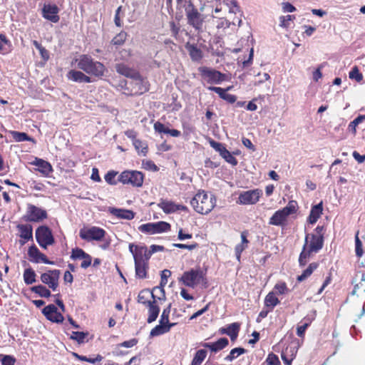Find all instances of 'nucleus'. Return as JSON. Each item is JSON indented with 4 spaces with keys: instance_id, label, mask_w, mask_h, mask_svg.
Returning <instances> with one entry per match:
<instances>
[{
    "instance_id": "obj_13",
    "label": "nucleus",
    "mask_w": 365,
    "mask_h": 365,
    "mask_svg": "<svg viewBox=\"0 0 365 365\" xmlns=\"http://www.w3.org/2000/svg\"><path fill=\"white\" fill-rule=\"evenodd\" d=\"M262 195V190L259 189L243 191L240 194L237 202L240 205H255Z\"/></svg>"
},
{
    "instance_id": "obj_16",
    "label": "nucleus",
    "mask_w": 365,
    "mask_h": 365,
    "mask_svg": "<svg viewBox=\"0 0 365 365\" xmlns=\"http://www.w3.org/2000/svg\"><path fill=\"white\" fill-rule=\"evenodd\" d=\"M158 205L166 214L174 213L178 211H188L187 207L166 200H161Z\"/></svg>"
},
{
    "instance_id": "obj_41",
    "label": "nucleus",
    "mask_w": 365,
    "mask_h": 365,
    "mask_svg": "<svg viewBox=\"0 0 365 365\" xmlns=\"http://www.w3.org/2000/svg\"><path fill=\"white\" fill-rule=\"evenodd\" d=\"M33 45L35 46V48L37 50H38L41 58L44 61H47L49 59V56H50L48 51H47L44 47H43L41 46V44L40 43H38L36 40L33 41Z\"/></svg>"
},
{
    "instance_id": "obj_37",
    "label": "nucleus",
    "mask_w": 365,
    "mask_h": 365,
    "mask_svg": "<svg viewBox=\"0 0 365 365\" xmlns=\"http://www.w3.org/2000/svg\"><path fill=\"white\" fill-rule=\"evenodd\" d=\"M9 133L11 135L16 142L32 141L33 139L29 136L26 133L18 132L15 130H9Z\"/></svg>"
},
{
    "instance_id": "obj_60",
    "label": "nucleus",
    "mask_w": 365,
    "mask_h": 365,
    "mask_svg": "<svg viewBox=\"0 0 365 365\" xmlns=\"http://www.w3.org/2000/svg\"><path fill=\"white\" fill-rule=\"evenodd\" d=\"M230 87H228L227 89H224L220 87H215V86L208 87V90L215 92L223 100L225 99V96L227 94L226 93V91L230 90Z\"/></svg>"
},
{
    "instance_id": "obj_47",
    "label": "nucleus",
    "mask_w": 365,
    "mask_h": 365,
    "mask_svg": "<svg viewBox=\"0 0 365 365\" xmlns=\"http://www.w3.org/2000/svg\"><path fill=\"white\" fill-rule=\"evenodd\" d=\"M311 255L312 253H310L309 251L302 247V250L299 257V264L301 267L304 266L307 264V260L311 256Z\"/></svg>"
},
{
    "instance_id": "obj_62",
    "label": "nucleus",
    "mask_w": 365,
    "mask_h": 365,
    "mask_svg": "<svg viewBox=\"0 0 365 365\" xmlns=\"http://www.w3.org/2000/svg\"><path fill=\"white\" fill-rule=\"evenodd\" d=\"M122 8H123V6H120L116 9L115 14L114 23H115V26H118V27H121L122 26V23H121L120 18H121V16H124V14H123L121 15Z\"/></svg>"
},
{
    "instance_id": "obj_25",
    "label": "nucleus",
    "mask_w": 365,
    "mask_h": 365,
    "mask_svg": "<svg viewBox=\"0 0 365 365\" xmlns=\"http://www.w3.org/2000/svg\"><path fill=\"white\" fill-rule=\"evenodd\" d=\"M229 344V341L227 338H220L217 341L213 343H202V346L205 348L209 349L212 352H217L224 348H225Z\"/></svg>"
},
{
    "instance_id": "obj_18",
    "label": "nucleus",
    "mask_w": 365,
    "mask_h": 365,
    "mask_svg": "<svg viewBox=\"0 0 365 365\" xmlns=\"http://www.w3.org/2000/svg\"><path fill=\"white\" fill-rule=\"evenodd\" d=\"M19 232V244L21 245H25L28 241L33 240V227L29 224H19L16 226Z\"/></svg>"
},
{
    "instance_id": "obj_28",
    "label": "nucleus",
    "mask_w": 365,
    "mask_h": 365,
    "mask_svg": "<svg viewBox=\"0 0 365 365\" xmlns=\"http://www.w3.org/2000/svg\"><path fill=\"white\" fill-rule=\"evenodd\" d=\"M148 317L147 319L148 323H152L156 320L160 312V308L156 304L155 300L148 303Z\"/></svg>"
},
{
    "instance_id": "obj_22",
    "label": "nucleus",
    "mask_w": 365,
    "mask_h": 365,
    "mask_svg": "<svg viewBox=\"0 0 365 365\" xmlns=\"http://www.w3.org/2000/svg\"><path fill=\"white\" fill-rule=\"evenodd\" d=\"M129 251L133 255L134 263L144 262L143 258L145 255V246L135 245L130 243L129 245Z\"/></svg>"
},
{
    "instance_id": "obj_30",
    "label": "nucleus",
    "mask_w": 365,
    "mask_h": 365,
    "mask_svg": "<svg viewBox=\"0 0 365 365\" xmlns=\"http://www.w3.org/2000/svg\"><path fill=\"white\" fill-rule=\"evenodd\" d=\"M185 47L192 61H199L202 59V52L196 45L187 43Z\"/></svg>"
},
{
    "instance_id": "obj_33",
    "label": "nucleus",
    "mask_w": 365,
    "mask_h": 365,
    "mask_svg": "<svg viewBox=\"0 0 365 365\" xmlns=\"http://www.w3.org/2000/svg\"><path fill=\"white\" fill-rule=\"evenodd\" d=\"M171 275V272L168 269H164L161 272V280L160 287H156L153 289V291L160 290V292L162 293V296L165 297V290L164 287L168 283V278Z\"/></svg>"
},
{
    "instance_id": "obj_34",
    "label": "nucleus",
    "mask_w": 365,
    "mask_h": 365,
    "mask_svg": "<svg viewBox=\"0 0 365 365\" xmlns=\"http://www.w3.org/2000/svg\"><path fill=\"white\" fill-rule=\"evenodd\" d=\"M150 297H151L153 300H155V297L153 292H150L148 289L142 290L138 294V302L148 306V303L152 302V301L148 300Z\"/></svg>"
},
{
    "instance_id": "obj_52",
    "label": "nucleus",
    "mask_w": 365,
    "mask_h": 365,
    "mask_svg": "<svg viewBox=\"0 0 365 365\" xmlns=\"http://www.w3.org/2000/svg\"><path fill=\"white\" fill-rule=\"evenodd\" d=\"M86 254V252L83 250L76 247L72 250L71 258L73 260L83 259L85 257Z\"/></svg>"
},
{
    "instance_id": "obj_40",
    "label": "nucleus",
    "mask_w": 365,
    "mask_h": 365,
    "mask_svg": "<svg viewBox=\"0 0 365 365\" xmlns=\"http://www.w3.org/2000/svg\"><path fill=\"white\" fill-rule=\"evenodd\" d=\"M207 356V351L200 349L195 353L194 358L191 362V365H200Z\"/></svg>"
},
{
    "instance_id": "obj_15",
    "label": "nucleus",
    "mask_w": 365,
    "mask_h": 365,
    "mask_svg": "<svg viewBox=\"0 0 365 365\" xmlns=\"http://www.w3.org/2000/svg\"><path fill=\"white\" fill-rule=\"evenodd\" d=\"M58 12L59 9L56 4H45L42 9L43 17L53 23H57L59 21Z\"/></svg>"
},
{
    "instance_id": "obj_3",
    "label": "nucleus",
    "mask_w": 365,
    "mask_h": 365,
    "mask_svg": "<svg viewBox=\"0 0 365 365\" xmlns=\"http://www.w3.org/2000/svg\"><path fill=\"white\" fill-rule=\"evenodd\" d=\"M180 280L185 286L193 289L199 284H202L204 287H207V280L205 277V272L200 267L197 269H191L185 272Z\"/></svg>"
},
{
    "instance_id": "obj_6",
    "label": "nucleus",
    "mask_w": 365,
    "mask_h": 365,
    "mask_svg": "<svg viewBox=\"0 0 365 365\" xmlns=\"http://www.w3.org/2000/svg\"><path fill=\"white\" fill-rule=\"evenodd\" d=\"M198 71L203 80L210 84H220L225 81V75L221 72L206 66H202Z\"/></svg>"
},
{
    "instance_id": "obj_36",
    "label": "nucleus",
    "mask_w": 365,
    "mask_h": 365,
    "mask_svg": "<svg viewBox=\"0 0 365 365\" xmlns=\"http://www.w3.org/2000/svg\"><path fill=\"white\" fill-rule=\"evenodd\" d=\"M31 290L41 297L48 298L51 295L50 290L41 284L31 287Z\"/></svg>"
},
{
    "instance_id": "obj_44",
    "label": "nucleus",
    "mask_w": 365,
    "mask_h": 365,
    "mask_svg": "<svg viewBox=\"0 0 365 365\" xmlns=\"http://www.w3.org/2000/svg\"><path fill=\"white\" fill-rule=\"evenodd\" d=\"M298 208V204L295 200H290L287 205L282 208V210L285 212V213L289 216L290 215L294 214L297 212Z\"/></svg>"
},
{
    "instance_id": "obj_51",
    "label": "nucleus",
    "mask_w": 365,
    "mask_h": 365,
    "mask_svg": "<svg viewBox=\"0 0 365 365\" xmlns=\"http://www.w3.org/2000/svg\"><path fill=\"white\" fill-rule=\"evenodd\" d=\"M209 143L210 146L220 153V156L224 153V151L227 150V148L221 143L215 141L214 140H210Z\"/></svg>"
},
{
    "instance_id": "obj_8",
    "label": "nucleus",
    "mask_w": 365,
    "mask_h": 365,
    "mask_svg": "<svg viewBox=\"0 0 365 365\" xmlns=\"http://www.w3.org/2000/svg\"><path fill=\"white\" fill-rule=\"evenodd\" d=\"M47 217L48 214L46 210L36 207V205L29 204L26 215L23 218L26 222H40Z\"/></svg>"
},
{
    "instance_id": "obj_11",
    "label": "nucleus",
    "mask_w": 365,
    "mask_h": 365,
    "mask_svg": "<svg viewBox=\"0 0 365 365\" xmlns=\"http://www.w3.org/2000/svg\"><path fill=\"white\" fill-rule=\"evenodd\" d=\"M138 230L143 233L153 235L168 232L170 230V225L164 221L149 222L139 226Z\"/></svg>"
},
{
    "instance_id": "obj_49",
    "label": "nucleus",
    "mask_w": 365,
    "mask_h": 365,
    "mask_svg": "<svg viewBox=\"0 0 365 365\" xmlns=\"http://www.w3.org/2000/svg\"><path fill=\"white\" fill-rule=\"evenodd\" d=\"M126 37L127 34L121 31L112 39V43L116 46L122 45L125 42Z\"/></svg>"
},
{
    "instance_id": "obj_2",
    "label": "nucleus",
    "mask_w": 365,
    "mask_h": 365,
    "mask_svg": "<svg viewBox=\"0 0 365 365\" xmlns=\"http://www.w3.org/2000/svg\"><path fill=\"white\" fill-rule=\"evenodd\" d=\"M190 204L197 212L207 215L215 207L216 199L213 195H208L204 190H200L192 197Z\"/></svg>"
},
{
    "instance_id": "obj_48",
    "label": "nucleus",
    "mask_w": 365,
    "mask_h": 365,
    "mask_svg": "<svg viewBox=\"0 0 365 365\" xmlns=\"http://www.w3.org/2000/svg\"><path fill=\"white\" fill-rule=\"evenodd\" d=\"M154 130L155 132L159 133L169 134L170 133L171 129L165 126L162 123L157 121L154 123L153 125Z\"/></svg>"
},
{
    "instance_id": "obj_23",
    "label": "nucleus",
    "mask_w": 365,
    "mask_h": 365,
    "mask_svg": "<svg viewBox=\"0 0 365 365\" xmlns=\"http://www.w3.org/2000/svg\"><path fill=\"white\" fill-rule=\"evenodd\" d=\"M288 217L282 209L279 210L270 217L269 224L275 226H284Z\"/></svg>"
},
{
    "instance_id": "obj_29",
    "label": "nucleus",
    "mask_w": 365,
    "mask_h": 365,
    "mask_svg": "<svg viewBox=\"0 0 365 365\" xmlns=\"http://www.w3.org/2000/svg\"><path fill=\"white\" fill-rule=\"evenodd\" d=\"M175 324H160L157 326H155L150 333V336L151 337L157 336L162 335L163 334H165L168 332L170 329L174 327Z\"/></svg>"
},
{
    "instance_id": "obj_12",
    "label": "nucleus",
    "mask_w": 365,
    "mask_h": 365,
    "mask_svg": "<svg viewBox=\"0 0 365 365\" xmlns=\"http://www.w3.org/2000/svg\"><path fill=\"white\" fill-rule=\"evenodd\" d=\"M60 275L61 271L59 269H49L41 274V281L43 284H47L50 289L55 292L58 287Z\"/></svg>"
},
{
    "instance_id": "obj_38",
    "label": "nucleus",
    "mask_w": 365,
    "mask_h": 365,
    "mask_svg": "<svg viewBox=\"0 0 365 365\" xmlns=\"http://www.w3.org/2000/svg\"><path fill=\"white\" fill-rule=\"evenodd\" d=\"M246 351L247 350L242 347L234 348L230 351V354L225 358V360L227 361H232L240 355L245 354Z\"/></svg>"
},
{
    "instance_id": "obj_43",
    "label": "nucleus",
    "mask_w": 365,
    "mask_h": 365,
    "mask_svg": "<svg viewBox=\"0 0 365 365\" xmlns=\"http://www.w3.org/2000/svg\"><path fill=\"white\" fill-rule=\"evenodd\" d=\"M73 355L76 358H77L80 361H88L89 363L94 364L96 363L101 362L103 359V357L99 354L97 355L96 357H95V358L87 357L86 356H81L76 353H73Z\"/></svg>"
},
{
    "instance_id": "obj_59",
    "label": "nucleus",
    "mask_w": 365,
    "mask_h": 365,
    "mask_svg": "<svg viewBox=\"0 0 365 365\" xmlns=\"http://www.w3.org/2000/svg\"><path fill=\"white\" fill-rule=\"evenodd\" d=\"M355 252L358 257H361L364 254L362 242L359 238L358 233L355 236Z\"/></svg>"
},
{
    "instance_id": "obj_45",
    "label": "nucleus",
    "mask_w": 365,
    "mask_h": 365,
    "mask_svg": "<svg viewBox=\"0 0 365 365\" xmlns=\"http://www.w3.org/2000/svg\"><path fill=\"white\" fill-rule=\"evenodd\" d=\"M117 175L118 172H115L114 170H110L105 175L104 179L106 182L109 185H115L117 184L118 181V180H115V177Z\"/></svg>"
},
{
    "instance_id": "obj_31",
    "label": "nucleus",
    "mask_w": 365,
    "mask_h": 365,
    "mask_svg": "<svg viewBox=\"0 0 365 365\" xmlns=\"http://www.w3.org/2000/svg\"><path fill=\"white\" fill-rule=\"evenodd\" d=\"M148 268L149 265L145 262L135 263V277L138 279L147 278V272Z\"/></svg>"
},
{
    "instance_id": "obj_27",
    "label": "nucleus",
    "mask_w": 365,
    "mask_h": 365,
    "mask_svg": "<svg viewBox=\"0 0 365 365\" xmlns=\"http://www.w3.org/2000/svg\"><path fill=\"white\" fill-rule=\"evenodd\" d=\"M322 202L314 205L312 207L309 215L308 217V222L310 224L316 223L318 219L320 217L321 215L322 214Z\"/></svg>"
},
{
    "instance_id": "obj_58",
    "label": "nucleus",
    "mask_w": 365,
    "mask_h": 365,
    "mask_svg": "<svg viewBox=\"0 0 365 365\" xmlns=\"http://www.w3.org/2000/svg\"><path fill=\"white\" fill-rule=\"evenodd\" d=\"M1 365H14L16 359L11 355H0Z\"/></svg>"
},
{
    "instance_id": "obj_10",
    "label": "nucleus",
    "mask_w": 365,
    "mask_h": 365,
    "mask_svg": "<svg viewBox=\"0 0 365 365\" xmlns=\"http://www.w3.org/2000/svg\"><path fill=\"white\" fill-rule=\"evenodd\" d=\"M106 231L98 227H83L80 230L79 236L87 242L92 240L101 241L105 237Z\"/></svg>"
},
{
    "instance_id": "obj_4",
    "label": "nucleus",
    "mask_w": 365,
    "mask_h": 365,
    "mask_svg": "<svg viewBox=\"0 0 365 365\" xmlns=\"http://www.w3.org/2000/svg\"><path fill=\"white\" fill-rule=\"evenodd\" d=\"M187 24L195 31L200 32L203 29L205 17L201 14L194 4L190 1L185 9Z\"/></svg>"
},
{
    "instance_id": "obj_14",
    "label": "nucleus",
    "mask_w": 365,
    "mask_h": 365,
    "mask_svg": "<svg viewBox=\"0 0 365 365\" xmlns=\"http://www.w3.org/2000/svg\"><path fill=\"white\" fill-rule=\"evenodd\" d=\"M42 313L51 322L56 323H62L63 322V316L58 312L57 307L54 304H48L46 306Z\"/></svg>"
},
{
    "instance_id": "obj_61",
    "label": "nucleus",
    "mask_w": 365,
    "mask_h": 365,
    "mask_svg": "<svg viewBox=\"0 0 365 365\" xmlns=\"http://www.w3.org/2000/svg\"><path fill=\"white\" fill-rule=\"evenodd\" d=\"M265 362L267 365H279L280 364L278 356L273 353L268 354Z\"/></svg>"
},
{
    "instance_id": "obj_19",
    "label": "nucleus",
    "mask_w": 365,
    "mask_h": 365,
    "mask_svg": "<svg viewBox=\"0 0 365 365\" xmlns=\"http://www.w3.org/2000/svg\"><path fill=\"white\" fill-rule=\"evenodd\" d=\"M66 77L69 81H71L73 82L76 83H92L93 81L92 80L91 77L86 75V73L82 72L81 70H75L72 69L70 70L67 74Z\"/></svg>"
},
{
    "instance_id": "obj_53",
    "label": "nucleus",
    "mask_w": 365,
    "mask_h": 365,
    "mask_svg": "<svg viewBox=\"0 0 365 365\" xmlns=\"http://www.w3.org/2000/svg\"><path fill=\"white\" fill-rule=\"evenodd\" d=\"M275 292L274 294H285L289 292V289L287 287L285 282H279L275 284L274 287Z\"/></svg>"
},
{
    "instance_id": "obj_46",
    "label": "nucleus",
    "mask_w": 365,
    "mask_h": 365,
    "mask_svg": "<svg viewBox=\"0 0 365 365\" xmlns=\"http://www.w3.org/2000/svg\"><path fill=\"white\" fill-rule=\"evenodd\" d=\"M170 307H171V304H169L167 308L163 309V313L160 316V321H159L160 324H171L169 322Z\"/></svg>"
},
{
    "instance_id": "obj_7",
    "label": "nucleus",
    "mask_w": 365,
    "mask_h": 365,
    "mask_svg": "<svg viewBox=\"0 0 365 365\" xmlns=\"http://www.w3.org/2000/svg\"><path fill=\"white\" fill-rule=\"evenodd\" d=\"M118 181L123 184L140 187L143 182V175L141 172L136 170H125L119 175Z\"/></svg>"
},
{
    "instance_id": "obj_24",
    "label": "nucleus",
    "mask_w": 365,
    "mask_h": 365,
    "mask_svg": "<svg viewBox=\"0 0 365 365\" xmlns=\"http://www.w3.org/2000/svg\"><path fill=\"white\" fill-rule=\"evenodd\" d=\"M134 88L130 91L133 94L140 95L148 91L147 81L144 79L139 73V79L133 78Z\"/></svg>"
},
{
    "instance_id": "obj_64",
    "label": "nucleus",
    "mask_w": 365,
    "mask_h": 365,
    "mask_svg": "<svg viewBox=\"0 0 365 365\" xmlns=\"http://www.w3.org/2000/svg\"><path fill=\"white\" fill-rule=\"evenodd\" d=\"M83 262L81 264V267L83 269H87L88 267L91 265L92 263V257L88 253L86 254L85 257L83 259Z\"/></svg>"
},
{
    "instance_id": "obj_35",
    "label": "nucleus",
    "mask_w": 365,
    "mask_h": 365,
    "mask_svg": "<svg viewBox=\"0 0 365 365\" xmlns=\"http://www.w3.org/2000/svg\"><path fill=\"white\" fill-rule=\"evenodd\" d=\"M318 266L319 264L317 262H312L309 264V267L303 271L302 274L297 277V280L299 282L305 280L313 273Z\"/></svg>"
},
{
    "instance_id": "obj_42",
    "label": "nucleus",
    "mask_w": 365,
    "mask_h": 365,
    "mask_svg": "<svg viewBox=\"0 0 365 365\" xmlns=\"http://www.w3.org/2000/svg\"><path fill=\"white\" fill-rule=\"evenodd\" d=\"M304 323L302 325H299L297 328V334L299 337L304 336L307 329L309 327L312 322V319L305 317L304 319Z\"/></svg>"
},
{
    "instance_id": "obj_63",
    "label": "nucleus",
    "mask_w": 365,
    "mask_h": 365,
    "mask_svg": "<svg viewBox=\"0 0 365 365\" xmlns=\"http://www.w3.org/2000/svg\"><path fill=\"white\" fill-rule=\"evenodd\" d=\"M294 19V16L292 15H287L285 16H281L280 19V26L282 27L287 28L289 26V22L292 21Z\"/></svg>"
},
{
    "instance_id": "obj_20",
    "label": "nucleus",
    "mask_w": 365,
    "mask_h": 365,
    "mask_svg": "<svg viewBox=\"0 0 365 365\" xmlns=\"http://www.w3.org/2000/svg\"><path fill=\"white\" fill-rule=\"evenodd\" d=\"M31 164L35 165L36 167V170L41 173L43 176H48L53 171L51 165L43 159L36 158Z\"/></svg>"
},
{
    "instance_id": "obj_5",
    "label": "nucleus",
    "mask_w": 365,
    "mask_h": 365,
    "mask_svg": "<svg viewBox=\"0 0 365 365\" xmlns=\"http://www.w3.org/2000/svg\"><path fill=\"white\" fill-rule=\"evenodd\" d=\"M36 240L38 245L44 249L54 243V237L51 229L46 225L39 226L35 232Z\"/></svg>"
},
{
    "instance_id": "obj_50",
    "label": "nucleus",
    "mask_w": 365,
    "mask_h": 365,
    "mask_svg": "<svg viewBox=\"0 0 365 365\" xmlns=\"http://www.w3.org/2000/svg\"><path fill=\"white\" fill-rule=\"evenodd\" d=\"M222 158L225 160L226 162L231 164L233 166H235L237 165V160L232 155V153L227 150L226 151H224V153L221 155Z\"/></svg>"
},
{
    "instance_id": "obj_26",
    "label": "nucleus",
    "mask_w": 365,
    "mask_h": 365,
    "mask_svg": "<svg viewBox=\"0 0 365 365\" xmlns=\"http://www.w3.org/2000/svg\"><path fill=\"white\" fill-rule=\"evenodd\" d=\"M109 210L112 215L120 219L132 220L135 217V213L130 210L110 207Z\"/></svg>"
},
{
    "instance_id": "obj_55",
    "label": "nucleus",
    "mask_w": 365,
    "mask_h": 365,
    "mask_svg": "<svg viewBox=\"0 0 365 365\" xmlns=\"http://www.w3.org/2000/svg\"><path fill=\"white\" fill-rule=\"evenodd\" d=\"M88 333L83 331H73L71 336V339L76 341L78 343H83Z\"/></svg>"
},
{
    "instance_id": "obj_54",
    "label": "nucleus",
    "mask_w": 365,
    "mask_h": 365,
    "mask_svg": "<svg viewBox=\"0 0 365 365\" xmlns=\"http://www.w3.org/2000/svg\"><path fill=\"white\" fill-rule=\"evenodd\" d=\"M349 77L351 79L356 80L357 82H360L363 78V76L359 72L357 66H354L351 68V71L349 73Z\"/></svg>"
},
{
    "instance_id": "obj_21",
    "label": "nucleus",
    "mask_w": 365,
    "mask_h": 365,
    "mask_svg": "<svg viewBox=\"0 0 365 365\" xmlns=\"http://www.w3.org/2000/svg\"><path fill=\"white\" fill-rule=\"evenodd\" d=\"M115 70L119 74L130 78V79L136 78L139 79V72L124 63H117L115 65Z\"/></svg>"
},
{
    "instance_id": "obj_32",
    "label": "nucleus",
    "mask_w": 365,
    "mask_h": 365,
    "mask_svg": "<svg viewBox=\"0 0 365 365\" xmlns=\"http://www.w3.org/2000/svg\"><path fill=\"white\" fill-rule=\"evenodd\" d=\"M279 300L275 296L274 292H269L264 299V305L269 309V311H272L278 304Z\"/></svg>"
},
{
    "instance_id": "obj_57",
    "label": "nucleus",
    "mask_w": 365,
    "mask_h": 365,
    "mask_svg": "<svg viewBox=\"0 0 365 365\" xmlns=\"http://www.w3.org/2000/svg\"><path fill=\"white\" fill-rule=\"evenodd\" d=\"M133 145L135 149L140 153L143 155H145L147 153V147L144 146L143 142L138 139H135L133 140Z\"/></svg>"
},
{
    "instance_id": "obj_17",
    "label": "nucleus",
    "mask_w": 365,
    "mask_h": 365,
    "mask_svg": "<svg viewBox=\"0 0 365 365\" xmlns=\"http://www.w3.org/2000/svg\"><path fill=\"white\" fill-rule=\"evenodd\" d=\"M28 255L30 260L35 263L43 262L47 264H53V261H50L46 256L41 253L36 245H32L29 248Z\"/></svg>"
},
{
    "instance_id": "obj_1",
    "label": "nucleus",
    "mask_w": 365,
    "mask_h": 365,
    "mask_svg": "<svg viewBox=\"0 0 365 365\" xmlns=\"http://www.w3.org/2000/svg\"><path fill=\"white\" fill-rule=\"evenodd\" d=\"M74 62L79 70L97 78H101L106 71L105 66L89 55L81 54L74 59Z\"/></svg>"
},
{
    "instance_id": "obj_39",
    "label": "nucleus",
    "mask_w": 365,
    "mask_h": 365,
    "mask_svg": "<svg viewBox=\"0 0 365 365\" xmlns=\"http://www.w3.org/2000/svg\"><path fill=\"white\" fill-rule=\"evenodd\" d=\"M36 273L31 268H27L24 272V280L26 284H31L36 282Z\"/></svg>"
},
{
    "instance_id": "obj_56",
    "label": "nucleus",
    "mask_w": 365,
    "mask_h": 365,
    "mask_svg": "<svg viewBox=\"0 0 365 365\" xmlns=\"http://www.w3.org/2000/svg\"><path fill=\"white\" fill-rule=\"evenodd\" d=\"M240 325L237 322L230 324V328H232V331H230V334L229 336L232 341H235L237 339L240 331Z\"/></svg>"
},
{
    "instance_id": "obj_9",
    "label": "nucleus",
    "mask_w": 365,
    "mask_h": 365,
    "mask_svg": "<svg viewBox=\"0 0 365 365\" xmlns=\"http://www.w3.org/2000/svg\"><path fill=\"white\" fill-rule=\"evenodd\" d=\"M324 236L307 234L303 247L310 253H318L323 247Z\"/></svg>"
}]
</instances>
